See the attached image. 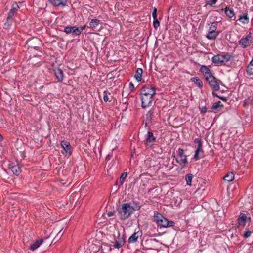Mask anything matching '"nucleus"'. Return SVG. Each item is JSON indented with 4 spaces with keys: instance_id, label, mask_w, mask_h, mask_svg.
Masks as SVG:
<instances>
[{
    "instance_id": "obj_46",
    "label": "nucleus",
    "mask_w": 253,
    "mask_h": 253,
    "mask_svg": "<svg viewBox=\"0 0 253 253\" xmlns=\"http://www.w3.org/2000/svg\"><path fill=\"white\" fill-rule=\"evenodd\" d=\"M129 86H130V88H132V89H133V88H134V85H133V83H131V82H130V83H129Z\"/></svg>"
},
{
    "instance_id": "obj_38",
    "label": "nucleus",
    "mask_w": 253,
    "mask_h": 253,
    "mask_svg": "<svg viewBox=\"0 0 253 253\" xmlns=\"http://www.w3.org/2000/svg\"><path fill=\"white\" fill-rule=\"evenodd\" d=\"M160 25V23L157 18L154 19L153 26L155 28H157Z\"/></svg>"
},
{
    "instance_id": "obj_32",
    "label": "nucleus",
    "mask_w": 253,
    "mask_h": 253,
    "mask_svg": "<svg viewBox=\"0 0 253 253\" xmlns=\"http://www.w3.org/2000/svg\"><path fill=\"white\" fill-rule=\"evenodd\" d=\"M216 29H217V24L216 23H213L211 24V25L210 27L209 32H216Z\"/></svg>"
},
{
    "instance_id": "obj_11",
    "label": "nucleus",
    "mask_w": 253,
    "mask_h": 253,
    "mask_svg": "<svg viewBox=\"0 0 253 253\" xmlns=\"http://www.w3.org/2000/svg\"><path fill=\"white\" fill-rule=\"evenodd\" d=\"M49 2L55 6H64L67 3V0H49Z\"/></svg>"
},
{
    "instance_id": "obj_33",
    "label": "nucleus",
    "mask_w": 253,
    "mask_h": 253,
    "mask_svg": "<svg viewBox=\"0 0 253 253\" xmlns=\"http://www.w3.org/2000/svg\"><path fill=\"white\" fill-rule=\"evenodd\" d=\"M19 8V7L17 3L15 2L12 4V8L10 10L16 13V12L18 10Z\"/></svg>"
},
{
    "instance_id": "obj_43",
    "label": "nucleus",
    "mask_w": 253,
    "mask_h": 253,
    "mask_svg": "<svg viewBox=\"0 0 253 253\" xmlns=\"http://www.w3.org/2000/svg\"><path fill=\"white\" fill-rule=\"evenodd\" d=\"M217 1V0H210L209 4L211 5L214 4Z\"/></svg>"
},
{
    "instance_id": "obj_22",
    "label": "nucleus",
    "mask_w": 253,
    "mask_h": 253,
    "mask_svg": "<svg viewBox=\"0 0 253 253\" xmlns=\"http://www.w3.org/2000/svg\"><path fill=\"white\" fill-rule=\"evenodd\" d=\"M218 34L217 32H209L206 37L209 40H214L216 38Z\"/></svg>"
},
{
    "instance_id": "obj_13",
    "label": "nucleus",
    "mask_w": 253,
    "mask_h": 253,
    "mask_svg": "<svg viewBox=\"0 0 253 253\" xmlns=\"http://www.w3.org/2000/svg\"><path fill=\"white\" fill-rule=\"evenodd\" d=\"M27 43L29 44V46H30L31 47L36 48L38 47V45L40 43V41L37 38H33L29 40Z\"/></svg>"
},
{
    "instance_id": "obj_31",
    "label": "nucleus",
    "mask_w": 253,
    "mask_h": 253,
    "mask_svg": "<svg viewBox=\"0 0 253 253\" xmlns=\"http://www.w3.org/2000/svg\"><path fill=\"white\" fill-rule=\"evenodd\" d=\"M13 21V19H8L7 17V19L6 22L4 23V28H8L10 25H12Z\"/></svg>"
},
{
    "instance_id": "obj_4",
    "label": "nucleus",
    "mask_w": 253,
    "mask_h": 253,
    "mask_svg": "<svg viewBox=\"0 0 253 253\" xmlns=\"http://www.w3.org/2000/svg\"><path fill=\"white\" fill-rule=\"evenodd\" d=\"M134 209L129 204H124L122 206V210L119 211L121 218L125 219L128 218L133 212Z\"/></svg>"
},
{
    "instance_id": "obj_42",
    "label": "nucleus",
    "mask_w": 253,
    "mask_h": 253,
    "mask_svg": "<svg viewBox=\"0 0 253 253\" xmlns=\"http://www.w3.org/2000/svg\"><path fill=\"white\" fill-rule=\"evenodd\" d=\"M207 112V108L206 107H203L201 109V113L204 114Z\"/></svg>"
},
{
    "instance_id": "obj_28",
    "label": "nucleus",
    "mask_w": 253,
    "mask_h": 253,
    "mask_svg": "<svg viewBox=\"0 0 253 253\" xmlns=\"http://www.w3.org/2000/svg\"><path fill=\"white\" fill-rule=\"evenodd\" d=\"M239 20L243 24H247L249 22V18L247 16V14L243 16H240Z\"/></svg>"
},
{
    "instance_id": "obj_2",
    "label": "nucleus",
    "mask_w": 253,
    "mask_h": 253,
    "mask_svg": "<svg viewBox=\"0 0 253 253\" xmlns=\"http://www.w3.org/2000/svg\"><path fill=\"white\" fill-rule=\"evenodd\" d=\"M154 220L158 226L163 228L172 227L175 224L172 221H169L157 211L154 213Z\"/></svg>"
},
{
    "instance_id": "obj_1",
    "label": "nucleus",
    "mask_w": 253,
    "mask_h": 253,
    "mask_svg": "<svg viewBox=\"0 0 253 253\" xmlns=\"http://www.w3.org/2000/svg\"><path fill=\"white\" fill-rule=\"evenodd\" d=\"M156 89L151 85L144 86L141 91L142 107L146 108L150 105L152 102V97L155 94Z\"/></svg>"
},
{
    "instance_id": "obj_41",
    "label": "nucleus",
    "mask_w": 253,
    "mask_h": 253,
    "mask_svg": "<svg viewBox=\"0 0 253 253\" xmlns=\"http://www.w3.org/2000/svg\"><path fill=\"white\" fill-rule=\"evenodd\" d=\"M251 232L249 230H247L245 231V232L244 234V237L245 238H248L251 236Z\"/></svg>"
},
{
    "instance_id": "obj_49",
    "label": "nucleus",
    "mask_w": 253,
    "mask_h": 253,
    "mask_svg": "<svg viewBox=\"0 0 253 253\" xmlns=\"http://www.w3.org/2000/svg\"><path fill=\"white\" fill-rule=\"evenodd\" d=\"M61 232V230H60V231L58 232V234L57 235V236H58L60 235V234Z\"/></svg>"
},
{
    "instance_id": "obj_29",
    "label": "nucleus",
    "mask_w": 253,
    "mask_h": 253,
    "mask_svg": "<svg viewBox=\"0 0 253 253\" xmlns=\"http://www.w3.org/2000/svg\"><path fill=\"white\" fill-rule=\"evenodd\" d=\"M193 177V175L192 174H188L185 176V180L188 185H191V181Z\"/></svg>"
},
{
    "instance_id": "obj_50",
    "label": "nucleus",
    "mask_w": 253,
    "mask_h": 253,
    "mask_svg": "<svg viewBox=\"0 0 253 253\" xmlns=\"http://www.w3.org/2000/svg\"><path fill=\"white\" fill-rule=\"evenodd\" d=\"M153 240L154 241H155V242H158V240H157L156 239H154Z\"/></svg>"
},
{
    "instance_id": "obj_9",
    "label": "nucleus",
    "mask_w": 253,
    "mask_h": 253,
    "mask_svg": "<svg viewBox=\"0 0 253 253\" xmlns=\"http://www.w3.org/2000/svg\"><path fill=\"white\" fill-rule=\"evenodd\" d=\"M251 36L250 35L247 36L246 38L241 39L239 41V44L243 47H246L249 46L252 42L251 39Z\"/></svg>"
},
{
    "instance_id": "obj_24",
    "label": "nucleus",
    "mask_w": 253,
    "mask_h": 253,
    "mask_svg": "<svg viewBox=\"0 0 253 253\" xmlns=\"http://www.w3.org/2000/svg\"><path fill=\"white\" fill-rule=\"evenodd\" d=\"M234 178V174L232 172L228 173L223 178L225 181L230 182L233 180Z\"/></svg>"
},
{
    "instance_id": "obj_36",
    "label": "nucleus",
    "mask_w": 253,
    "mask_h": 253,
    "mask_svg": "<svg viewBox=\"0 0 253 253\" xmlns=\"http://www.w3.org/2000/svg\"><path fill=\"white\" fill-rule=\"evenodd\" d=\"M72 30L73 26H67L64 29V32H65L67 34H69L72 33Z\"/></svg>"
},
{
    "instance_id": "obj_20",
    "label": "nucleus",
    "mask_w": 253,
    "mask_h": 253,
    "mask_svg": "<svg viewBox=\"0 0 253 253\" xmlns=\"http://www.w3.org/2000/svg\"><path fill=\"white\" fill-rule=\"evenodd\" d=\"M84 28V27H76L75 26H73L72 33L76 35H79L83 31Z\"/></svg>"
},
{
    "instance_id": "obj_5",
    "label": "nucleus",
    "mask_w": 253,
    "mask_h": 253,
    "mask_svg": "<svg viewBox=\"0 0 253 253\" xmlns=\"http://www.w3.org/2000/svg\"><path fill=\"white\" fill-rule=\"evenodd\" d=\"M176 161L182 166V169L184 168L188 163L187 156L184 154V150L182 148L178 149V155L176 158Z\"/></svg>"
},
{
    "instance_id": "obj_12",
    "label": "nucleus",
    "mask_w": 253,
    "mask_h": 253,
    "mask_svg": "<svg viewBox=\"0 0 253 253\" xmlns=\"http://www.w3.org/2000/svg\"><path fill=\"white\" fill-rule=\"evenodd\" d=\"M61 145L62 147L64 149V150L65 151V152L70 155L71 154V145L69 142L67 141H62L61 142Z\"/></svg>"
},
{
    "instance_id": "obj_26",
    "label": "nucleus",
    "mask_w": 253,
    "mask_h": 253,
    "mask_svg": "<svg viewBox=\"0 0 253 253\" xmlns=\"http://www.w3.org/2000/svg\"><path fill=\"white\" fill-rule=\"evenodd\" d=\"M191 81L194 83L197 84L199 87H202L203 86L202 82L198 77H193L191 79Z\"/></svg>"
},
{
    "instance_id": "obj_39",
    "label": "nucleus",
    "mask_w": 253,
    "mask_h": 253,
    "mask_svg": "<svg viewBox=\"0 0 253 253\" xmlns=\"http://www.w3.org/2000/svg\"><path fill=\"white\" fill-rule=\"evenodd\" d=\"M15 12H13V11L10 10L8 13L7 18L8 19L11 18L13 19V16L15 14Z\"/></svg>"
},
{
    "instance_id": "obj_18",
    "label": "nucleus",
    "mask_w": 253,
    "mask_h": 253,
    "mask_svg": "<svg viewBox=\"0 0 253 253\" xmlns=\"http://www.w3.org/2000/svg\"><path fill=\"white\" fill-rule=\"evenodd\" d=\"M42 239H41L40 240L36 241L34 243L31 245L30 249L32 251L36 250L40 246V245L42 243Z\"/></svg>"
},
{
    "instance_id": "obj_45",
    "label": "nucleus",
    "mask_w": 253,
    "mask_h": 253,
    "mask_svg": "<svg viewBox=\"0 0 253 253\" xmlns=\"http://www.w3.org/2000/svg\"><path fill=\"white\" fill-rule=\"evenodd\" d=\"M113 215H114L113 212L110 211V212H108V216L109 217H111V216H113Z\"/></svg>"
},
{
    "instance_id": "obj_15",
    "label": "nucleus",
    "mask_w": 253,
    "mask_h": 253,
    "mask_svg": "<svg viewBox=\"0 0 253 253\" xmlns=\"http://www.w3.org/2000/svg\"><path fill=\"white\" fill-rule=\"evenodd\" d=\"M54 75L56 79L59 81H61L63 78V71L59 68L55 69L54 70Z\"/></svg>"
},
{
    "instance_id": "obj_44",
    "label": "nucleus",
    "mask_w": 253,
    "mask_h": 253,
    "mask_svg": "<svg viewBox=\"0 0 253 253\" xmlns=\"http://www.w3.org/2000/svg\"><path fill=\"white\" fill-rule=\"evenodd\" d=\"M153 111L152 110H149L146 115L147 117H150L151 115L153 114Z\"/></svg>"
},
{
    "instance_id": "obj_48",
    "label": "nucleus",
    "mask_w": 253,
    "mask_h": 253,
    "mask_svg": "<svg viewBox=\"0 0 253 253\" xmlns=\"http://www.w3.org/2000/svg\"><path fill=\"white\" fill-rule=\"evenodd\" d=\"M212 95L214 96H216V97H217L218 98H219V97L217 95V94L216 93H215V92H212Z\"/></svg>"
},
{
    "instance_id": "obj_47",
    "label": "nucleus",
    "mask_w": 253,
    "mask_h": 253,
    "mask_svg": "<svg viewBox=\"0 0 253 253\" xmlns=\"http://www.w3.org/2000/svg\"><path fill=\"white\" fill-rule=\"evenodd\" d=\"M219 98L224 101H227V99L226 97H219Z\"/></svg>"
},
{
    "instance_id": "obj_17",
    "label": "nucleus",
    "mask_w": 253,
    "mask_h": 253,
    "mask_svg": "<svg viewBox=\"0 0 253 253\" xmlns=\"http://www.w3.org/2000/svg\"><path fill=\"white\" fill-rule=\"evenodd\" d=\"M9 168L15 175H18L21 172V169L19 165L12 166Z\"/></svg>"
},
{
    "instance_id": "obj_30",
    "label": "nucleus",
    "mask_w": 253,
    "mask_h": 253,
    "mask_svg": "<svg viewBox=\"0 0 253 253\" xmlns=\"http://www.w3.org/2000/svg\"><path fill=\"white\" fill-rule=\"evenodd\" d=\"M127 175V172H124L121 174L119 180V183H120V185H122L124 183V180L126 177Z\"/></svg>"
},
{
    "instance_id": "obj_8",
    "label": "nucleus",
    "mask_w": 253,
    "mask_h": 253,
    "mask_svg": "<svg viewBox=\"0 0 253 253\" xmlns=\"http://www.w3.org/2000/svg\"><path fill=\"white\" fill-rule=\"evenodd\" d=\"M156 141V137L154 136L152 132L148 131L146 138V144L147 146H152Z\"/></svg>"
},
{
    "instance_id": "obj_52",
    "label": "nucleus",
    "mask_w": 253,
    "mask_h": 253,
    "mask_svg": "<svg viewBox=\"0 0 253 253\" xmlns=\"http://www.w3.org/2000/svg\"><path fill=\"white\" fill-rule=\"evenodd\" d=\"M247 102H246V101L245 102L244 106H245L247 104Z\"/></svg>"
},
{
    "instance_id": "obj_27",
    "label": "nucleus",
    "mask_w": 253,
    "mask_h": 253,
    "mask_svg": "<svg viewBox=\"0 0 253 253\" xmlns=\"http://www.w3.org/2000/svg\"><path fill=\"white\" fill-rule=\"evenodd\" d=\"M225 12L226 15L230 18H232L234 16V13L233 11L230 9L229 7H226L225 9Z\"/></svg>"
},
{
    "instance_id": "obj_7",
    "label": "nucleus",
    "mask_w": 253,
    "mask_h": 253,
    "mask_svg": "<svg viewBox=\"0 0 253 253\" xmlns=\"http://www.w3.org/2000/svg\"><path fill=\"white\" fill-rule=\"evenodd\" d=\"M125 244V238L124 235H118V239L116 240L113 247L115 248H119L123 246Z\"/></svg>"
},
{
    "instance_id": "obj_37",
    "label": "nucleus",
    "mask_w": 253,
    "mask_h": 253,
    "mask_svg": "<svg viewBox=\"0 0 253 253\" xmlns=\"http://www.w3.org/2000/svg\"><path fill=\"white\" fill-rule=\"evenodd\" d=\"M194 143L198 144L197 147H202V142L200 138H196L194 140Z\"/></svg>"
},
{
    "instance_id": "obj_3",
    "label": "nucleus",
    "mask_w": 253,
    "mask_h": 253,
    "mask_svg": "<svg viewBox=\"0 0 253 253\" xmlns=\"http://www.w3.org/2000/svg\"><path fill=\"white\" fill-rule=\"evenodd\" d=\"M232 57L228 53L218 54L214 55L212 58V62L217 65H221L222 64L227 62L231 60Z\"/></svg>"
},
{
    "instance_id": "obj_16",
    "label": "nucleus",
    "mask_w": 253,
    "mask_h": 253,
    "mask_svg": "<svg viewBox=\"0 0 253 253\" xmlns=\"http://www.w3.org/2000/svg\"><path fill=\"white\" fill-rule=\"evenodd\" d=\"M247 218V217L245 214L241 213L238 219L239 225L244 226L246 223Z\"/></svg>"
},
{
    "instance_id": "obj_6",
    "label": "nucleus",
    "mask_w": 253,
    "mask_h": 253,
    "mask_svg": "<svg viewBox=\"0 0 253 253\" xmlns=\"http://www.w3.org/2000/svg\"><path fill=\"white\" fill-rule=\"evenodd\" d=\"M206 80L208 82L209 84L211 89L214 91H218L220 89V86L217 80L212 75L208 77Z\"/></svg>"
},
{
    "instance_id": "obj_34",
    "label": "nucleus",
    "mask_w": 253,
    "mask_h": 253,
    "mask_svg": "<svg viewBox=\"0 0 253 253\" xmlns=\"http://www.w3.org/2000/svg\"><path fill=\"white\" fill-rule=\"evenodd\" d=\"M221 102L220 101H218L217 102L214 103L212 107V109L213 110H217L220 106H221L222 105L220 104Z\"/></svg>"
},
{
    "instance_id": "obj_19",
    "label": "nucleus",
    "mask_w": 253,
    "mask_h": 253,
    "mask_svg": "<svg viewBox=\"0 0 253 253\" xmlns=\"http://www.w3.org/2000/svg\"><path fill=\"white\" fill-rule=\"evenodd\" d=\"M141 235L138 232L133 233L128 239V242L132 243L135 242Z\"/></svg>"
},
{
    "instance_id": "obj_23",
    "label": "nucleus",
    "mask_w": 253,
    "mask_h": 253,
    "mask_svg": "<svg viewBox=\"0 0 253 253\" xmlns=\"http://www.w3.org/2000/svg\"><path fill=\"white\" fill-rule=\"evenodd\" d=\"M143 70L141 68H138L136 71L135 78L137 81H140L142 78Z\"/></svg>"
},
{
    "instance_id": "obj_40",
    "label": "nucleus",
    "mask_w": 253,
    "mask_h": 253,
    "mask_svg": "<svg viewBox=\"0 0 253 253\" xmlns=\"http://www.w3.org/2000/svg\"><path fill=\"white\" fill-rule=\"evenodd\" d=\"M152 17L153 19L157 18V8L154 7L152 12Z\"/></svg>"
},
{
    "instance_id": "obj_21",
    "label": "nucleus",
    "mask_w": 253,
    "mask_h": 253,
    "mask_svg": "<svg viewBox=\"0 0 253 253\" xmlns=\"http://www.w3.org/2000/svg\"><path fill=\"white\" fill-rule=\"evenodd\" d=\"M246 71L248 75H253V59L247 66Z\"/></svg>"
},
{
    "instance_id": "obj_14",
    "label": "nucleus",
    "mask_w": 253,
    "mask_h": 253,
    "mask_svg": "<svg viewBox=\"0 0 253 253\" xmlns=\"http://www.w3.org/2000/svg\"><path fill=\"white\" fill-rule=\"evenodd\" d=\"M200 71L204 74L205 79H207L208 77L212 75L210 69L206 66H202L201 68Z\"/></svg>"
},
{
    "instance_id": "obj_10",
    "label": "nucleus",
    "mask_w": 253,
    "mask_h": 253,
    "mask_svg": "<svg viewBox=\"0 0 253 253\" xmlns=\"http://www.w3.org/2000/svg\"><path fill=\"white\" fill-rule=\"evenodd\" d=\"M204 156V151L202 147H197L196 150L195 151V155L194 156V159L197 161L202 158Z\"/></svg>"
},
{
    "instance_id": "obj_25",
    "label": "nucleus",
    "mask_w": 253,
    "mask_h": 253,
    "mask_svg": "<svg viewBox=\"0 0 253 253\" xmlns=\"http://www.w3.org/2000/svg\"><path fill=\"white\" fill-rule=\"evenodd\" d=\"M100 21L96 19H92L89 23V26L90 28H95L99 24Z\"/></svg>"
},
{
    "instance_id": "obj_51",
    "label": "nucleus",
    "mask_w": 253,
    "mask_h": 253,
    "mask_svg": "<svg viewBox=\"0 0 253 253\" xmlns=\"http://www.w3.org/2000/svg\"><path fill=\"white\" fill-rule=\"evenodd\" d=\"M61 184H65L66 183L65 182H64V183H62V181H63V180H61Z\"/></svg>"
},
{
    "instance_id": "obj_35",
    "label": "nucleus",
    "mask_w": 253,
    "mask_h": 253,
    "mask_svg": "<svg viewBox=\"0 0 253 253\" xmlns=\"http://www.w3.org/2000/svg\"><path fill=\"white\" fill-rule=\"evenodd\" d=\"M108 94L110 95V93L108 92H107L106 91H104V92H103V100L105 102L109 101V98L108 96Z\"/></svg>"
}]
</instances>
